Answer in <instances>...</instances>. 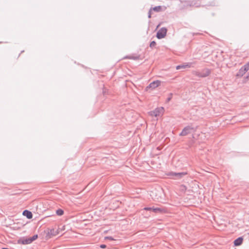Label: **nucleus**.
<instances>
[{
	"label": "nucleus",
	"mask_w": 249,
	"mask_h": 249,
	"mask_svg": "<svg viewBox=\"0 0 249 249\" xmlns=\"http://www.w3.org/2000/svg\"><path fill=\"white\" fill-rule=\"evenodd\" d=\"M164 111L163 107H157L154 110L149 111L148 114L152 117L157 118V120H158V117H161L163 115Z\"/></svg>",
	"instance_id": "obj_1"
},
{
	"label": "nucleus",
	"mask_w": 249,
	"mask_h": 249,
	"mask_svg": "<svg viewBox=\"0 0 249 249\" xmlns=\"http://www.w3.org/2000/svg\"><path fill=\"white\" fill-rule=\"evenodd\" d=\"M166 28L162 27L158 31V32L157 33L156 36L158 39L163 38L166 36Z\"/></svg>",
	"instance_id": "obj_2"
},
{
	"label": "nucleus",
	"mask_w": 249,
	"mask_h": 249,
	"mask_svg": "<svg viewBox=\"0 0 249 249\" xmlns=\"http://www.w3.org/2000/svg\"><path fill=\"white\" fill-rule=\"evenodd\" d=\"M160 81L159 80L154 81L150 83L149 85L146 87V90H148V89H155L160 85Z\"/></svg>",
	"instance_id": "obj_3"
},
{
	"label": "nucleus",
	"mask_w": 249,
	"mask_h": 249,
	"mask_svg": "<svg viewBox=\"0 0 249 249\" xmlns=\"http://www.w3.org/2000/svg\"><path fill=\"white\" fill-rule=\"evenodd\" d=\"M193 128L191 127H185L180 133V135L183 136H186L188 134H190L193 131Z\"/></svg>",
	"instance_id": "obj_4"
},
{
	"label": "nucleus",
	"mask_w": 249,
	"mask_h": 249,
	"mask_svg": "<svg viewBox=\"0 0 249 249\" xmlns=\"http://www.w3.org/2000/svg\"><path fill=\"white\" fill-rule=\"evenodd\" d=\"M248 71H249V62L240 69L239 75L243 76Z\"/></svg>",
	"instance_id": "obj_5"
},
{
	"label": "nucleus",
	"mask_w": 249,
	"mask_h": 249,
	"mask_svg": "<svg viewBox=\"0 0 249 249\" xmlns=\"http://www.w3.org/2000/svg\"><path fill=\"white\" fill-rule=\"evenodd\" d=\"M187 174L185 172H181V173H173L172 172V179H179L182 178L184 176Z\"/></svg>",
	"instance_id": "obj_6"
},
{
	"label": "nucleus",
	"mask_w": 249,
	"mask_h": 249,
	"mask_svg": "<svg viewBox=\"0 0 249 249\" xmlns=\"http://www.w3.org/2000/svg\"><path fill=\"white\" fill-rule=\"evenodd\" d=\"M30 240L29 238H21L18 240V243L19 244L28 245L31 243Z\"/></svg>",
	"instance_id": "obj_7"
},
{
	"label": "nucleus",
	"mask_w": 249,
	"mask_h": 249,
	"mask_svg": "<svg viewBox=\"0 0 249 249\" xmlns=\"http://www.w3.org/2000/svg\"><path fill=\"white\" fill-rule=\"evenodd\" d=\"M22 214L24 216H25L28 219H31L33 217V214L31 213V212H30L27 210H25L23 211V212L22 213Z\"/></svg>",
	"instance_id": "obj_8"
},
{
	"label": "nucleus",
	"mask_w": 249,
	"mask_h": 249,
	"mask_svg": "<svg viewBox=\"0 0 249 249\" xmlns=\"http://www.w3.org/2000/svg\"><path fill=\"white\" fill-rule=\"evenodd\" d=\"M243 241L242 237H239L234 241V244L235 246H240L242 244Z\"/></svg>",
	"instance_id": "obj_9"
},
{
	"label": "nucleus",
	"mask_w": 249,
	"mask_h": 249,
	"mask_svg": "<svg viewBox=\"0 0 249 249\" xmlns=\"http://www.w3.org/2000/svg\"><path fill=\"white\" fill-rule=\"evenodd\" d=\"M58 233L57 231L54 229L50 230L49 231H48V235L51 237V236H55Z\"/></svg>",
	"instance_id": "obj_10"
},
{
	"label": "nucleus",
	"mask_w": 249,
	"mask_h": 249,
	"mask_svg": "<svg viewBox=\"0 0 249 249\" xmlns=\"http://www.w3.org/2000/svg\"><path fill=\"white\" fill-rule=\"evenodd\" d=\"M163 211V209L159 207H154L153 209V212L155 213H161Z\"/></svg>",
	"instance_id": "obj_11"
},
{
	"label": "nucleus",
	"mask_w": 249,
	"mask_h": 249,
	"mask_svg": "<svg viewBox=\"0 0 249 249\" xmlns=\"http://www.w3.org/2000/svg\"><path fill=\"white\" fill-rule=\"evenodd\" d=\"M151 9H152V11L153 10L156 12H159L161 10L162 7L161 6H157L153 8H151Z\"/></svg>",
	"instance_id": "obj_12"
},
{
	"label": "nucleus",
	"mask_w": 249,
	"mask_h": 249,
	"mask_svg": "<svg viewBox=\"0 0 249 249\" xmlns=\"http://www.w3.org/2000/svg\"><path fill=\"white\" fill-rule=\"evenodd\" d=\"M56 213L59 216H61L64 214V211L62 209H59L56 211Z\"/></svg>",
	"instance_id": "obj_13"
},
{
	"label": "nucleus",
	"mask_w": 249,
	"mask_h": 249,
	"mask_svg": "<svg viewBox=\"0 0 249 249\" xmlns=\"http://www.w3.org/2000/svg\"><path fill=\"white\" fill-rule=\"evenodd\" d=\"M38 237V235L37 234H35L34 235H33L32 237H29L30 238V241H31V243H32L34 241H35V240H36Z\"/></svg>",
	"instance_id": "obj_14"
},
{
	"label": "nucleus",
	"mask_w": 249,
	"mask_h": 249,
	"mask_svg": "<svg viewBox=\"0 0 249 249\" xmlns=\"http://www.w3.org/2000/svg\"><path fill=\"white\" fill-rule=\"evenodd\" d=\"M139 56H127L124 57V58H128L133 60H137L139 59Z\"/></svg>",
	"instance_id": "obj_15"
},
{
	"label": "nucleus",
	"mask_w": 249,
	"mask_h": 249,
	"mask_svg": "<svg viewBox=\"0 0 249 249\" xmlns=\"http://www.w3.org/2000/svg\"><path fill=\"white\" fill-rule=\"evenodd\" d=\"M190 66L189 65H186L178 66L176 68L177 70H178L180 68H190Z\"/></svg>",
	"instance_id": "obj_16"
},
{
	"label": "nucleus",
	"mask_w": 249,
	"mask_h": 249,
	"mask_svg": "<svg viewBox=\"0 0 249 249\" xmlns=\"http://www.w3.org/2000/svg\"><path fill=\"white\" fill-rule=\"evenodd\" d=\"M156 44H157L156 42L155 41H152L150 44V47L151 48H153L155 47V46H156Z\"/></svg>",
	"instance_id": "obj_17"
},
{
	"label": "nucleus",
	"mask_w": 249,
	"mask_h": 249,
	"mask_svg": "<svg viewBox=\"0 0 249 249\" xmlns=\"http://www.w3.org/2000/svg\"><path fill=\"white\" fill-rule=\"evenodd\" d=\"M154 208V207H145L143 208V210H146V211H153V209Z\"/></svg>",
	"instance_id": "obj_18"
},
{
	"label": "nucleus",
	"mask_w": 249,
	"mask_h": 249,
	"mask_svg": "<svg viewBox=\"0 0 249 249\" xmlns=\"http://www.w3.org/2000/svg\"><path fill=\"white\" fill-rule=\"evenodd\" d=\"M210 74V71L209 70H206V73L203 76H207Z\"/></svg>",
	"instance_id": "obj_19"
},
{
	"label": "nucleus",
	"mask_w": 249,
	"mask_h": 249,
	"mask_svg": "<svg viewBox=\"0 0 249 249\" xmlns=\"http://www.w3.org/2000/svg\"><path fill=\"white\" fill-rule=\"evenodd\" d=\"M151 15H152V9H150L148 12V18H151Z\"/></svg>",
	"instance_id": "obj_20"
},
{
	"label": "nucleus",
	"mask_w": 249,
	"mask_h": 249,
	"mask_svg": "<svg viewBox=\"0 0 249 249\" xmlns=\"http://www.w3.org/2000/svg\"><path fill=\"white\" fill-rule=\"evenodd\" d=\"M106 239H108L109 240H114V239L111 236H107V237H106L105 238Z\"/></svg>",
	"instance_id": "obj_21"
},
{
	"label": "nucleus",
	"mask_w": 249,
	"mask_h": 249,
	"mask_svg": "<svg viewBox=\"0 0 249 249\" xmlns=\"http://www.w3.org/2000/svg\"><path fill=\"white\" fill-rule=\"evenodd\" d=\"M100 248L102 249H105L106 248V245L104 244H102L100 245Z\"/></svg>",
	"instance_id": "obj_22"
},
{
	"label": "nucleus",
	"mask_w": 249,
	"mask_h": 249,
	"mask_svg": "<svg viewBox=\"0 0 249 249\" xmlns=\"http://www.w3.org/2000/svg\"><path fill=\"white\" fill-rule=\"evenodd\" d=\"M181 188H182L183 191H186V187L185 186H182Z\"/></svg>",
	"instance_id": "obj_23"
},
{
	"label": "nucleus",
	"mask_w": 249,
	"mask_h": 249,
	"mask_svg": "<svg viewBox=\"0 0 249 249\" xmlns=\"http://www.w3.org/2000/svg\"><path fill=\"white\" fill-rule=\"evenodd\" d=\"M171 99V97H169L167 99V100L168 102H169Z\"/></svg>",
	"instance_id": "obj_24"
}]
</instances>
